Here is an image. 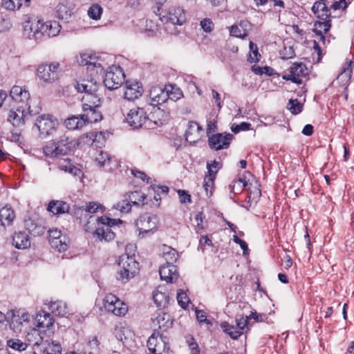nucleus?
Segmentation results:
<instances>
[{
	"label": "nucleus",
	"mask_w": 354,
	"mask_h": 354,
	"mask_svg": "<svg viewBox=\"0 0 354 354\" xmlns=\"http://www.w3.org/2000/svg\"><path fill=\"white\" fill-rule=\"evenodd\" d=\"M75 146V140L66 134L60 136L59 140L46 145L44 148V153L49 158H59L66 155Z\"/></svg>",
	"instance_id": "obj_1"
},
{
	"label": "nucleus",
	"mask_w": 354,
	"mask_h": 354,
	"mask_svg": "<svg viewBox=\"0 0 354 354\" xmlns=\"http://www.w3.org/2000/svg\"><path fill=\"white\" fill-rule=\"evenodd\" d=\"M118 266L119 269L116 279L122 283H127L133 278L139 270V263L136 261L135 257L127 253L120 257Z\"/></svg>",
	"instance_id": "obj_2"
},
{
	"label": "nucleus",
	"mask_w": 354,
	"mask_h": 354,
	"mask_svg": "<svg viewBox=\"0 0 354 354\" xmlns=\"http://www.w3.org/2000/svg\"><path fill=\"white\" fill-rule=\"evenodd\" d=\"M129 124L133 129H153L158 124L147 115L145 108L135 107L131 109L125 118Z\"/></svg>",
	"instance_id": "obj_3"
},
{
	"label": "nucleus",
	"mask_w": 354,
	"mask_h": 354,
	"mask_svg": "<svg viewBox=\"0 0 354 354\" xmlns=\"http://www.w3.org/2000/svg\"><path fill=\"white\" fill-rule=\"evenodd\" d=\"M37 111H33L30 109L29 103L25 105H19L15 110H10L8 115V121L15 127L24 126L26 121L29 120Z\"/></svg>",
	"instance_id": "obj_4"
},
{
	"label": "nucleus",
	"mask_w": 354,
	"mask_h": 354,
	"mask_svg": "<svg viewBox=\"0 0 354 354\" xmlns=\"http://www.w3.org/2000/svg\"><path fill=\"white\" fill-rule=\"evenodd\" d=\"M158 218L155 214H144L137 219L136 225L139 230V237L145 238L153 234L157 230Z\"/></svg>",
	"instance_id": "obj_5"
},
{
	"label": "nucleus",
	"mask_w": 354,
	"mask_h": 354,
	"mask_svg": "<svg viewBox=\"0 0 354 354\" xmlns=\"http://www.w3.org/2000/svg\"><path fill=\"white\" fill-rule=\"evenodd\" d=\"M97 221L104 225L95 230L93 233L94 236L100 241H110L113 240L115 235L111 227L117 224V221L106 216H101L97 218Z\"/></svg>",
	"instance_id": "obj_6"
},
{
	"label": "nucleus",
	"mask_w": 354,
	"mask_h": 354,
	"mask_svg": "<svg viewBox=\"0 0 354 354\" xmlns=\"http://www.w3.org/2000/svg\"><path fill=\"white\" fill-rule=\"evenodd\" d=\"M125 75L120 66H112L106 72L104 84L109 90H115L122 86L124 81Z\"/></svg>",
	"instance_id": "obj_7"
},
{
	"label": "nucleus",
	"mask_w": 354,
	"mask_h": 354,
	"mask_svg": "<svg viewBox=\"0 0 354 354\" xmlns=\"http://www.w3.org/2000/svg\"><path fill=\"white\" fill-rule=\"evenodd\" d=\"M104 307L107 312L116 316H124L127 312V305L112 294H109L104 297Z\"/></svg>",
	"instance_id": "obj_8"
},
{
	"label": "nucleus",
	"mask_w": 354,
	"mask_h": 354,
	"mask_svg": "<svg viewBox=\"0 0 354 354\" xmlns=\"http://www.w3.org/2000/svg\"><path fill=\"white\" fill-rule=\"evenodd\" d=\"M11 314V320L10 323V328L15 333L21 332L24 324H28L30 321V315L22 309L11 310L8 315Z\"/></svg>",
	"instance_id": "obj_9"
},
{
	"label": "nucleus",
	"mask_w": 354,
	"mask_h": 354,
	"mask_svg": "<svg viewBox=\"0 0 354 354\" xmlns=\"http://www.w3.org/2000/svg\"><path fill=\"white\" fill-rule=\"evenodd\" d=\"M59 63L41 64L37 68V75L44 82L52 83L59 77Z\"/></svg>",
	"instance_id": "obj_10"
},
{
	"label": "nucleus",
	"mask_w": 354,
	"mask_h": 354,
	"mask_svg": "<svg viewBox=\"0 0 354 354\" xmlns=\"http://www.w3.org/2000/svg\"><path fill=\"white\" fill-rule=\"evenodd\" d=\"M160 19L163 23L170 22L174 25H183L186 21L185 10L181 7H171L166 15L160 13Z\"/></svg>",
	"instance_id": "obj_11"
},
{
	"label": "nucleus",
	"mask_w": 354,
	"mask_h": 354,
	"mask_svg": "<svg viewBox=\"0 0 354 354\" xmlns=\"http://www.w3.org/2000/svg\"><path fill=\"white\" fill-rule=\"evenodd\" d=\"M57 124V121L53 119L52 115L45 114L39 116L35 122V126H37L40 134L44 136L52 134Z\"/></svg>",
	"instance_id": "obj_12"
},
{
	"label": "nucleus",
	"mask_w": 354,
	"mask_h": 354,
	"mask_svg": "<svg viewBox=\"0 0 354 354\" xmlns=\"http://www.w3.org/2000/svg\"><path fill=\"white\" fill-rule=\"evenodd\" d=\"M233 136L230 133H227L225 136H223L222 133L212 134L208 138V144L210 148L220 150L227 148Z\"/></svg>",
	"instance_id": "obj_13"
},
{
	"label": "nucleus",
	"mask_w": 354,
	"mask_h": 354,
	"mask_svg": "<svg viewBox=\"0 0 354 354\" xmlns=\"http://www.w3.org/2000/svg\"><path fill=\"white\" fill-rule=\"evenodd\" d=\"M40 20L28 19L24 22V35L30 39L37 41H41V32L39 31Z\"/></svg>",
	"instance_id": "obj_14"
},
{
	"label": "nucleus",
	"mask_w": 354,
	"mask_h": 354,
	"mask_svg": "<svg viewBox=\"0 0 354 354\" xmlns=\"http://www.w3.org/2000/svg\"><path fill=\"white\" fill-rule=\"evenodd\" d=\"M126 90L124 93V98L133 101L140 97L144 91L141 83L136 81H127L125 82Z\"/></svg>",
	"instance_id": "obj_15"
},
{
	"label": "nucleus",
	"mask_w": 354,
	"mask_h": 354,
	"mask_svg": "<svg viewBox=\"0 0 354 354\" xmlns=\"http://www.w3.org/2000/svg\"><path fill=\"white\" fill-rule=\"evenodd\" d=\"M61 30V26L57 21H48L42 22L40 20L39 31L41 32V40L42 37L48 38L57 36Z\"/></svg>",
	"instance_id": "obj_16"
},
{
	"label": "nucleus",
	"mask_w": 354,
	"mask_h": 354,
	"mask_svg": "<svg viewBox=\"0 0 354 354\" xmlns=\"http://www.w3.org/2000/svg\"><path fill=\"white\" fill-rule=\"evenodd\" d=\"M151 105L156 106L166 102L168 100V93L165 88L153 86L149 91Z\"/></svg>",
	"instance_id": "obj_17"
},
{
	"label": "nucleus",
	"mask_w": 354,
	"mask_h": 354,
	"mask_svg": "<svg viewBox=\"0 0 354 354\" xmlns=\"http://www.w3.org/2000/svg\"><path fill=\"white\" fill-rule=\"evenodd\" d=\"M152 324L153 327L158 326L160 332H163L172 326L173 321L170 315L160 311L156 313L154 318H152Z\"/></svg>",
	"instance_id": "obj_18"
},
{
	"label": "nucleus",
	"mask_w": 354,
	"mask_h": 354,
	"mask_svg": "<svg viewBox=\"0 0 354 354\" xmlns=\"http://www.w3.org/2000/svg\"><path fill=\"white\" fill-rule=\"evenodd\" d=\"M75 88L78 92L84 94L94 93L97 92L99 84L93 79H82L76 81Z\"/></svg>",
	"instance_id": "obj_19"
},
{
	"label": "nucleus",
	"mask_w": 354,
	"mask_h": 354,
	"mask_svg": "<svg viewBox=\"0 0 354 354\" xmlns=\"http://www.w3.org/2000/svg\"><path fill=\"white\" fill-rule=\"evenodd\" d=\"M95 161L100 167H104L106 171H112L118 167L115 159L111 157L107 152L100 151L95 157Z\"/></svg>",
	"instance_id": "obj_20"
},
{
	"label": "nucleus",
	"mask_w": 354,
	"mask_h": 354,
	"mask_svg": "<svg viewBox=\"0 0 354 354\" xmlns=\"http://www.w3.org/2000/svg\"><path fill=\"white\" fill-rule=\"evenodd\" d=\"M159 274L160 279L167 283H173L178 277L176 266L171 264L162 265L159 268Z\"/></svg>",
	"instance_id": "obj_21"
},
{
	"label": "nucleus",
	"mask_w": 354,
	"mask_h": 354,
	"mask_svg": "<svg viewBox=\"0 0 354 354\" xmlns=\"http://www.w3.org/2000/svg\"><path fill=\"white\" fill-rule=\"evenodd\" d=\"M57 165L59 170L68 172L74 176L80 178L82 176V170L74 165L68 158L58 160Z\"/></svg>",
	"instance_id": "obj_22"
},
{
	"label": "nucleus",
	"mask_w": 354,
	"mask_h": 354,
	"mask_svg": "<svg viewBox=\"0 0 354 354\" xmlns=\"http://www.w3.org/2000/svg\"><path fill=\"white\" fill-rule=\"evenodd\" d=\"M202 127L196 122H189L185 132V139L190 143H196L201 137Z\"/></svg>",
	"instance_id": "obj_23"
},
{
	"label": "nucleus",
	"mask_w": 354,
	"mask_h": 354,
	"mask_svg": "<svg viewBox=\"0 0 354 354\" xmlns=\"http://www.w3.org/2000/svg\"><path fill=\"white\" fill-rule=\"evenodd\" d=\"M82 111H86L90 107L99 108L102 104L101 98L97 92L94 93L84 94L82 97Z\"/></svg>",
	"instance_id": "obj_24"
},
{
	"label": "nucleus",
	"mask_w": 354,
	"mask_h": 354,
	"mask_svg": "<svg viewBox=\"0 0 354 354\" xmlns=\"http://www.w3.org/2000/svg\"><path fill=\"white\" fill-rule=\"evenodd\" d=\"M10 95L15 101L23 105L28 103L30 97L28 91L25 87L22 88L19 86H14L10 90Z\"/></svg>",
	"instance_id": "obj_25"
},
{
	"label": "nucleus",
	"mask_w": 354,
	"mask_h": 354,
	"mask_svg": "<svg viewBox=\"0 0 354 354\" xmlns=\"http://www.w3.org/2000/svg\"><path fill=\"white\" fill-rule=\"evenodd\" d=\"M317 21L314 23L313 32L319 37V40L324 44L326 41L324 34L327 33L331 28L330 20Z\"/></svg>",
	"instance_id": "obj_26"
},
{
	"label": "nucleus",
	"mask_w": 354,
	"mask_h": 354,
	"mask_svg": "<svg viewBox=\"0 0 354 354\" xmlns=\"http://www.w3.org/2000/svg\"><path fill=\"white\" fill-rule=\"evenodd\" d=\"M24 225L28 232L35 236H41L45 232V227L40 221H35L29 218L25 220Z\"/></svg>",
	"instance_id": "obj_27"
},
{
	"label": "nucleus",
	"mask_w": 354,
	"mask_h": 354,
	"mask_svg": "<svg viewBox=\"0 0 354 354\" xmlns=\"http://www.w3.org/2000/svg\"><path fill=\"white\" fill-rule=\"evenodd\" d=\"M12 244L17 249H26L30 246V241L26 232H19L12 236Z\"/></svg>",
	"instance_id": "obj_28"
},
{
	"label": "nucleus",
	"mask_w": 354,
	"mask_h": 354,
	"mask_svg": "<svg viewBox=\"0 0 354 354\" xmlns=\"http://www.w3.org/2000/svg\"><path fill=\"white\" fill-rule=\"evenodd\" d=\"M69 209V205L62 201H52L48 206V210L53 214H62L68 212Z\"/></svg>",
	"instance_id": "obj_29"
},
{
	"label": "nucleus",
	"mask_w": 354,
	"mask_h": 354,
	"mask_svg": "<svg viewBox=\"0 0 354 354\" xmlns=\"http://www.w3.org/2000/svg\"><path fill=\"white\" fill-rule=\"evenodd\" d=\"M124 197H127L129 203L137 207H142L147 204L145 202L147 196L140 191H135L127 193Z\"/></svg>",
	"instance_id": "obj_30"
},
{
	"label": "nucleus",
	"mask_w": 354,
	"mask_h": 354,
	"mask_svg": "<svg viewBox=\"0 0 354 354\" xmlns=\"http://www.w3.org/2000/svg\"><path fill=\"white\" fill-rule=\"evenodd\" d=\"M64 124L70 130L80 129L86 125L82 114L68 118L65 120Z\"/></svg>",
	"instance_id": "obj_31"
},
{
	"label": "nucleus",
	"mask_w": 354,
	"mask_h": 354,
	"mask_svg": "<svg viewBox=\"0 0 354 354\" xmlns=\"http://www.w3.org/2000/svg\"><path fill=\"white\" fill-rule=\"evenodd\" d=\"M83 111L84 113L82 116L85 120L86 124L88 123H95L101 121L102 119V114L98 111V108L93 109V107H90L89 109Z\"/></svg>",
	"instance_id": "obj_32"
},
{
	"label": "nucleus",
	"mask_w": 354,
	"mask_h": 354,
	"mask_svg": "<svg viewBox=\"0 0 354 354\" xmlns=\"http://www.w3.org/2000/svg\"><path fill=\"white\" fill-rule=\"evenodd\" d=\"M48 308L52 313L61 317H64L69 313L66 304L62 301H50Z\"/></svg>",
	"instance_id": "obj_33"
},
{
	"label": "nucleus",
	"mask_w": 354,
	"mask_h": 354,
	"mask_svg": "<svg viewBox=\"0 0 354 354\" xmlns=\"http://www.w3.org/2000/svg\"><path fill=\"white\" fill-rule=\"evenodd\" d=\"M78 62L80 65L87 66V69H93L95 67H101V64L97 62V57L87 53L81 54Z\"/></svg>",
	"instance_id": "obj_34"
},
{
	"label": "nucleus",
	"mask_w": 354,
	"mask_h": 354,
	"mask_svg": "<svg viewBox=\"0 0 354 354\" xmlns=\"http://www.w3.org/2000/svg\"><path fill=\"white\" fill-rule=\"evenodd\" d=\"M15 218V212L10 206L6 205L0 209V221L7 226L12 224Z\"/></svg>",
	"instance_id": "obj_35"
},
{
	"label": "nucleus",
	"mask_w": 354,
	"mask_h": 354,
	"mask_svg": "<svg viewBox=\"0 0 354 354\" xmlns=\"http://www.w3.org/2000/svg\"><path fill=\"white\" fill-rule=\"evenodd\" d=\"M153 299L155 304L159 308H165L169 302V296L160 288L153 292Z\"/></svg>",
	"instance_id": "obj_36"
},
{
	"label": "nucleus",
	"mask_w": 354,
	"mask_h": 354,
	"mask_svg": "<svg viewBox=\"0 0 354 354\" xmlns=\"http://www.w3.org/2000/svg\"><path fill=\"white\" fill-rule=\"evenodd\" d=\"M56 15L59 19L68 21L72 16V10L66 3H59L56 6Z\"/></svg>",
	"instance_id": "obj_37"
},
{
	"label": "nucleus",
	"mask_w": 354,
	"mask_h": 354,
	"mask_svg": "<svg viewBox=\"0 0 354 354\" xmlns=\"http://www.w3.org/2000/svg\"><path fill=\"white\" fill-rule=\"evenodd\" d=\"M178 254L177 251L169 246L165 245L163 248V258L166 261L165 264L174 265L177 261Z\"/></svg>",
	"instance_id": "obj_38"
},
{
	"label": "nucleus",
	"mask_w": 354,
	"mask_h": 354,
	"mask_svg": "<svg viewBox=\"0 0 354 354\" xmlns=\"http://www.w3.org/2000/svg\"><path fill=\"white\" fill-rule=\"evenodd\" d=\"M221 328L225 333L229 335V336L234 339H238L242 334V331L238 330L237 327H235L234 325H230L227 322H221Z\"/></svg>",
	"instance_id": "obj_39"
},
{
	"label": "nucleus",
	"mask_w": 354,
	"mask_h": 354,
	"mask_svg": "<svg viewBox=\"0 0 354 354\" xmlns=\"http://www.w3.org/2000/svg\"><path fill=\"white\" fill-rule=\"evenodd\" d=\"M160 335V332L155 330L153 333L149 337L147 341V347L149 348V353H156L157 351H160V348L159 345V337Z\"/></svg>",
	"instance_id": "obj_40"
},
{
	"label": "nucleus",
	"mask_w": 354,
	"mask_h": 354,
	"mask_svg": "<svg viewBox=\"0 0 354 354\" xmlns=\"http://www.w3.org/2000/svg\"><path fill=\"white\" fill-rule=\"evenodd\" d=\"M68 239L66 236L61 237L57 239H49L51 247L58 252H64L68 249Z\"/></svg>",
	"instance_id": "obj_41"
},
{
	"label": "nucleus",
	"mask_w": 354,
	"mask_h": 354,
	"mask_svg": "<svg viewBox=\"0 0 354 354\" xmlns=\"http://www.w3.org/2000/svg\"><path fill=\"white\" fill-rule=\"evenodd\" d=\"M165 89L168 93V100L175 102L183 97L182 91L175 85H165Z\"/></svg>",
	"instance_id": "obj_42"
},
{
	"label": "nucleus",
	"mask_w": 354,
	"mask_h": 354,
	"mask_svg": "<svg viewBox=\"0 0 354 354\" xmlns=\"http://www.w3.org/2000/svg\"><path fill=\"white\" fill-rule=\"evenodd\" d=\"M6 345L12 350L18 351H24L28 347V344L17 338H11L8 339L6 341Z\"/></svg>",
	"instance_id": "obj_43"
},
{
	"label": "nucleus",
	"mask_w": 354,
	"mask_h": 354,
	"mask_svg": "<svg viewBox=\"0 0 354 354\" xmlns=\"http://www.w3.org/2000/svg\"><path fill=\"white\" fill-rule=\"evenodd\" d=\"M38 326L41 328H50L53 323V318L50 314L46 313L44 315H37Z\"/></svg>",
	"instance_id": "obj_44"
},
{
	"label": "nucleus",
	"mask_w": 354,
	"mask_h": 354,
	"mask_svg": "<svg viewBox=\"0 0 354 354\" xmlns=\"http://www.w3.org/2000/svg\"><path fill=\"white\" fill-rule=\"evenodd\" d=\"M216 178L211 174L210 175H205L203 181V187L205 190L207 196H211L214 189V181Z\"/></svg>",
	"instance_id": "obj_45"
},
{
	"label": "nucleus",
	"mask_w": 354,
	"mask_h": 354,
	"mask_svg": "<svg viewBox=\"0 0 354 354\" xmlns=\"http://www.w3.org/2000/svg\"><path fill=\"white\" fill-rule=\"evenodd\" d=\"M247 21H241L240 23V26L233 25L230 28V35L232 36L239 37L244 39L248 36V32L246 30L242 29V26L244 24H246Z\"/></svg>",
	"instance_id": "obj_46"
},
{
	"label": "nucleus",
	"mask_w": 354,
	"mask_h": 354,
	"mask_svg": "<svg viewBox=\"0 0 354 354\" xmlns=\"http://www.w3.org/2000/svg\"><path fill=\"white\" fill-rule=\"evenodd\" d=\"M290 73L299 78L307 74V68L302 63H295L290 68Z\"/></svg>",
	"instance_id": "obj_47"
},
{
	"label": "nucleus",
	"mask_w": 354,
	"mask_h": 354,
	"mask_svg": "<svg viewBox=\"0 0 354 354\" xmlns=\"http://www.w3.org/2000/svg\"><path fill=\"white\" fill-rule=\"evenodd\" d=\"M288 109L292 114L297 115L303 110V104L297 99H290L287 105Z\"/></svg>",
	"instance_id": "obj_48"
},
{
	"label": "nucleus",
	"mask_w": 354,
	"mask_h": 354,
	"mask_svg": "<svg viewBox=\"0 0 354 354\" xmlns=\"http://www.w3.org/2000/svg\"><path fill=\"white\" fill-rule=\"evenodd\" d=\"M1 4L6 10L14 11L22 6V0H2Z\"/></svg>",
	"instance_id": "obj_49"
},
{
	"label": "nucleus",
	"mask_w": 354,
	"mask_h": 354,
	"mask_svg": "<svg viewBox=\"0 0 354 354\" xmlns=\"http://www.w3.org/2000/svg\"><path fill=\"white\" fill-rule=\"evenodd\" d=\"M102 13V8L98 4H93L88 10V15L90 18L97 20Z\"/></svg>",
	"instance_id": "obj_50"
},
{
	"label": "nucleus",
	"mask_w": 354,
	"mask_h": 354,
	"mask_svg": "<svg viewBox=\"0 0 354 354\" xmlns=\"http://www.w3.org/2000/svg\"><path fill=\"white\" fill-rule=\"evenodd\" d=\"M113 207L122 213H127L131 209V204L129 203L127 197H125V199H123L114 205Z\"/></svg>",
	"instance_id": "obj_51"
},
{
	"label": "nucleus",
	"mask_w": 354,
	"mask_h": 354,
	"mask_svg": "<svg viewBox=\"0 0 354 354\" xmlns=\"http://www.w3.org/2000/svg\"><path fill=\"white\" fill-rule=\"evenodd\" d=\"M250 50L252 53L253 55L251 54L249 55L248 58V61L250 63L252 62H258L260 60L261 55L258 52V48L255 44L252 41L250 42Z\"/></svg>",
	"instance_id": "obj_52"
},
{
	"label": "nucleus",
	"mask_w": 354,
	"mask_h": 354,
	"mask_svg": "<svg viewBox=\"0 0 354 354\" xmlns=\"http://www.w3.org/2000/svg\"><path fill=\"white\" fill-rule=\"evenodd\" d=\"M221 165L219 162L216 160H214L211 163L207 162V169L208 174L210 175L212 174L214 175V177H216V174L218 173V170L221 169Z\"/></svg>",
	"instance_id": "obj_53"
},
{
	"label": "nucleus",
	"mask_w": 354,
	"mask_h": 354,
	"mask_svg": "<svg viewBox=\"0 0 354 354\" xmlns=\"http://www.w3.org/2000/svg\"><path fill=\"white\" fill-rule=\"evenodd\" d=\"M196 319L200 324H205L209 328L212 326V322L207 319L206 313L201 310H196Z\"/></svg>",
	"instance_id": "obj_54"
},
{
	"label": "nucleus",
	"mask_w": 354,
	"mask_h": 354,
	"mask_svg": "<svg viewBox=\"0 0 354 354\" xmlns=\"http://www.w3.org/2000/svg\"><path fill=\"white\" fill-rule=\"evenodd\" d=\"M159 345L160 348V352H162V353H167L169 352V339L162 333H160L159 337Z\"/></svg>",
	"instance_id": "obj_55"
},
{
	"label": "nucleus",
	"mask_w": 354,
	"mask_h": 354,
	"mask_svg": "<svg viewBox=\"0 0 354 354\" xmlns=\"http://www.w3.org/2000/svg\"><path fill=\"white\" fill-rule=\"evenodd\" d=\"M200 25L202 29L206 32H211L214 29V23L212 19L209 18L201 20Z\"/></svg>",
	"instance_id": "obj_56"
},
{
	"label": "nucleus",
	"mask_w": 354,
	"mask_h": 354,
	"mask_svg": "<svg viewBox=\"0 0 354 354\" xmlns=\"http://www.w3.org/2000/svg\"><path fill=\"white\" fill-rule=\"evenodd\" d=\"M177 300L179 305L183 308H185L189 301V299L185 292L180 290L177 293Z\"/></svg>",
	"instance_id": "obj_57"
},
{
	"label": "nucleus",
	"mask_w": 354,
	"mask_h": 354,
	"mask_svg": "<svg viewBox=\"0 0 354 354\" xmlns=\"http://www.w3.org/2000/svg\"><path fill=\"white\" fill-rule=\"evenodd\" d=\"M250 127L251 124L243 122L239 124H234L231 127V130L233 133H238L241 131H248L250 129Z\"/></svg>",
	"instance_id": "obj_58"
},
{
	"label": "nucleus",
	"mask_w": 354,
	"mask_h": 354,
	"mask_svg": "<svg viewBox=\"0 0 354 354\" xmlns=\"http://www.w3.org/2000/svg\"><path fill=\"white\" fill-rule=\"evenodd\" d=\"M180 202L183 204L190 203L191 202V196L188 194L187 192L183 190V189H178L177 191Z\"/></svg>",
	"instance_id": "obj_59"
},
{
	"label": "nucleus",
	"mask_w": 354,
	"mask_h": 354,
	"mask_svg": "<svg viewBox=\"0 0 354 354\" xmlns=\"http://www.w3.org/2000/svg\"><path fill=\"white\" fill-rule=\"evenodd\" d=\"M330 7L328 8L325 4V8H323V10H321L320 13L317 15V18H319L321 20H330V17H331V12H330Z\"/></svg>",
	"instance_id": "obj_60"
},
{
	"label": "nucleus",
	"mask_w": 354,
	"mask_h": 354,
	"mask_svg": "<svg viewBox=\"0 0 354 354\" xmlns=\"http://www.w3.org/2000/svg\"><path fill=\"white\" fill-rule=\"evenodd\" d=\"M99 209H102V206L94 202H90L85 206V210L89 213H95Z\"/></svg>",
	"instance_id": "obj_61"
},
{
	"label": "nucleus",
	"mask_w": 354,
	"mask_h": 354,
	"mask_svg": "<svg viewBox=\"0 0 354 354\" xmlns=\"http://www.w3.org/2000/svg\"><path fill=\"white\" fill-rule=\"evenodd\" d=\"M325 3H326V1H322L319 0V1H315L313 3L311 10H312V12L314 13V15H316V17H317L319 13H320L321 10L325 8Z\"/></svg>",
	"instance_id": "obj_62"
},
{
	"label": "nucleus",
	"mask_w": 354,
	"mask_h": 354,
	"mask_svg": "<svg viewBox=\"0 0 354 354\" xmlns=\"http://www.w3.org/2000/svg\"><path fill=\"white\" fill-rule=\"evenodd\" d=\"M236 325L235 326V327H237L238 330H240L241 331L243 332L244 328L248 326V322H249L248 317V316L245 317H241L239 319L236 318Z\"/></svg>",
	"instance_id": "obj_63"
},
{
	"label": "nucleus",
	"mask_w": 354,
	"mask_h": 354,
	"mask_svg": "<svg viewBox=\"0 0 354 354\" xmlns=\"http://www.w3.org/2000/svg\"><path fill=\"white\" fill-rule=\"evenodd\" d=\"M348 7V4L346 0H339L337 1L334 2L331 6L330 8L337 10H345Z\"/></svg>",
	"instance_id": "obj_64"
}]
</instances>
